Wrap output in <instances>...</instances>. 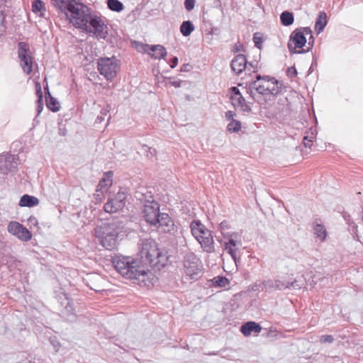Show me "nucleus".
I'll use <instances>...</instances> for the list:
<instances>
[{
	"label": "nucleus",
	"mask_w": 363,
	"mask_h": 363,
	"mask_svg": "<svg viewBox=\"0 0 363 363\" xmlns=\"http://www.w3.org/2000/svg\"><path fill=\"white\" fill-rule=\"evenodd\" d=\"M123 228L121 222L113 220L111 222L102 223L95 228V235L101 244L107 250H113L117 244V238Z\"/></svg>",
	"instance_id": "nucleus-1"
},
{
	"label": "nucleus",
	"mask_w": 363,
	"mask_h": 363,
	"mask_svg": "<svg viewBox=\"0 0 363 363\" xmlns=\"http://www.w3.org/2000/svg\"><path fill=\"white\" fill-rule=\"evenodd\" d=\"M281 91V85L275 78L269 76L257 75L256 80L251 82L247 92L255 99L256 93L261 95H277Z\"/></svg>",
	"instance_id": "nucleus-2"
},
{
	"label": "nucleus",
	"mask_w": 363,
	"mask_h": 363,
	"mask_svg": "<svg viewBox=\"0 0 363 363\" xmlns=\"http://www.w3.org/2000/svg\"><path fill=\"white\" fill-rule=\"evenodd\" d=\"M141 258L153 267H163L167 262V256L161 251L157 243L152 239L142 241L140 247Z\"/></svg>",
	"instance_id": "nucleus-3"
},
{
	"label": "nucleus",
	"mask_w": 363,
	"mask_h": 363,
	"mask_svg": "<svg viewBox=\"0 0 363 363\" xmlns=\"http://www.w3.org/2000/svg\"><path fill=\"white\" fill-rule=\"evenodd\" d=\"M190 228L192 235L199 242L203 250L208 253L214 252V240L211 231L199 220L192 221Z\"/></svg>",
	"instance_id": "nucleus-4"
},
{
	"label": "nucleus",
	"mask_w": 363,
	"mask_h": 363,
	"mask_svg": "<svg viewBox=\"0 0 363 363\" xmlns=\"http://www.w3.org/2000/svg\"><path fill=\"white\" fill-rule=\"evenodd\" d=\"M64 13L76 28L81 29L86 25L87 20L91 15L90 9L83 4L77 2V0Z\"/></svg>",
	"instance_id": "nucleus-5"
},
{
	"label": "nucleus",
	"mask_w": 363,
	"mask_h": 363,
	"mask_svg": "<svg viewBox=\"0 0 363 363\" xmlns=\"http://www.w3.org/2000/svg\"><path fill=\"white\" fill-rule=\"evenodd\" d=\"M113 264L119 274L129 279L135 277V272L140 266L139 262L130 257H116Z\"/></svg>",
	"instance_id": "nucleus-6"
},
{
	"label": "nucleus",
	"mask_w": 363,
	"mask_h": 363,
	"mask_svg": "<svg viewBox=\"0 0 363 363\" xmlns=\"http://www.w3.org/2000/svg\"><path fill=\"white\" fill-rule=\"evenodd\" d=\"M184 273L192 280H197L202 271L200 259L193 252L186 254L183 260Z\"/></svg>",
	"instance_id": "nucleus-7"
},
{
	"label": "nucleus",
	"mask_w": 363,
	"mask_h": 363,
	"mask_svg": "<svg viewBox=\"0 0 363 363\" xmlns=\"http://www.w3.org/2000/svg\"><path fill=\"white\" fill-rule=\"evenodd\" d=\"M86 26L82 28L89 34H92L98 39H106L108 34L107 25L101 17L91 15Z\"/></svg>",
	"instance_id": "nucleus-8"
},
{
	"label": "nucleus",
	"mask_w": 363,
	"mask_h": 363,
	"mask_svg": "<svg viewBox=\"0 0 363 363\" xmlns=\"http://www.w3.org/2000/svg\"><path fill=\"white\" fill-rule=\"evenodd\" d=\"M118 69L117 60L114 58L104 57L98 60V70L107 80H112Z\"/></svg>",
	"instance_id": "nucleus-9"
},
{
	"label": "nucleus",
	"mask_w": 363,
	"mask_h": 363,
	"mask_svg": "<svg viewBox=\"0 0 363 363\" xmlns=\"http://www.w3.org/2000/svg\"><path fill=\"white\" fill-rule=\"evenodd\" d=\"M18 55L21 62V67L24 73L29 74L33 71V57L30 55L29 45L20 42L18 44Z\"/></svg>",
	"instance_id": "nucleus-10"
},
{
	"label": "nucleus",
	"mask_w": 363,
	"mask_h": 363,
	"mask_svg": "<svg viewBox=\"0 0 363 363\" xmlns=\"http://www.w3.org/2000/svg\"><path fill=\"white\" fill-rule=\"evenodd\" d=\"M126 193L119 191L113 197L109 198L104 206L105 212L114 213L121 211L125 206Z\"/></svg>",
	"instance_id": "nucleus-11"
},
{
	"label": "nucleus",
	"mask_w": 363,
	"mask_h": 363,
	"mask_svg": "<svg viewBox=\"0 0 363 363\" xmlns=\"http://www.w3.org/2000/svg\"><path fill=\"white\" fill-rule=\"evenodd\" d=\"M162 213H160V205L155 200H151L144 204L143 206V217L145 221L151 225H156L157 218Z\"/></svg>",
	"instance_id": "nucleus-12"
},
{
	"label": "nucleus",
	"mask_w": 363,
	"mask_h": 363,
	"mask_svg": "<svg viewBox=\"0 0 363 363\" xmlns=\"http://www.w3.org/2000/svg\"><path fill=\"white\" fill-rule=\"evenodd\" d=\"M7 230L21 241L27 242L32 238L31 232L16 221H11L7 225Z\"/></svg>",
	"instance_id": "nucleus-13"
},
{
	"label": "nucleus",
	"mask_w": 363,
	"mask_h": 363,
	"mask_svg": "<svg viewBox=\"0 0 363 363\" xmlns=\"http://www.w3.org/2000/svg\"><path fill=\"white\" fill-rule=\"evenodd\" d=\"M130 280L142 287L150 288L153 286L154 275L149 270H145L143 267L139 266L135 272V277H133Z\"/></svg>",
	"instance_id": "nucleus-14"
},
{
	"label": "nucleus",
	"mask_w": 363,
	"mask_h": 363,
	"mask_svg": "<svg viewBox=\"0 0 363 363\" xmlns=\"http://www.w3.org/2000/svg\"><path fill=\"white\" fill-rule=\"evenodd\" d=\"M154 226L166 233L174 234L177 232V227L173 220L165 213H162L160 218H157L156 225Z\"/></svg>",
	"instance_id": "nucleus-15"
},
{
	"label": "nucleus",
	"mask_w": 363,
	"mask_h": 363,
	"mask_svg": "<svg viewBox=\"0 0 363 363\" xmlns=\"http://www.w3.org/2000/svg\"><path fill=\"white\" fill-rule=\"evenodd\" d=\"M236 238L235 236L226 238L228 240L224 244L225 250L231 256L235 264H237L238 259H240L238 251L239 246L241 245L240 241L235 240Z\"/></svg>",
	"instance_id": "nucleus-16"
},
{
	"label": "nucleus",
	"mask_w": 363,
	"mask_h": 363,
	"mask_svg": "<svg viewBox=\"0 0 363 363\" xmlns=\"http://www.w3.org/2000/svg\"><path fill=\"white\" fill-rule=\"evenodd\" d=\"M17 163L14 156L6 153L0 155V170L3 174H7L16 167Z\"/></svg>",
	"instance_id": "nucleus-17"
},
{
	"label": "nucleus",
	"mask_w": 363,
	"mask_h": 363,
	"mask_svg": "<svg viewBox=\"0 0 363 363\" xmlns=\"http://www.w3.org/2000/svg\"><path fill=\"white\" fill-rule=\"evenodd\" d=\"M289 43L292 45L293 51H296V48H303L306 43L305 33L301 29H296L291 33Z\"/></svg>",
	"instance_id": "nucleus-18"
},
{
	"label": "nucleus",
	"mask_w": 363,
	"mask_h": 363,
	"mask_svg": "<svg viewBox=\"0 0 363 363\" xmlns=\"http://www.w3.org/2000/svg\"><path fill=\"white\" fill-rule=\"evenodd\" d=\"M230 66L232 70L237 74H239L245 69L250 70L249 67H252V64L250 63L247 65L245 56L244 55L239 54L233 59Z\"/></svg>",
	"instance_id": "nucleus-19"
},
{
	"label": "nucleus",
	"mask_w": 363,
	"mask_h": 363,
	"mask_svg": "<svg viewBox=\"0 0 363 363\" xmlns=\"http://www.w3.org/2000/svg\"><path fill=\"white\" fill-rule=\"evenodd\" d=\"M231 104L235 108H239L242 111L250 112L251 108L250 105L246 103L245 99L241 94H237L231 96Z\"/></svg>",
	"instance_id": "nucleus-20"
},
{
	"label": "nucleus",
	"mask_w": 363,
	"mask_h": 363,
	"mask_svg": "<svg viewBox=\"0 0 363 363\" xmlns=\"http://www.w3.org/2000/svg\"><path fill=\"white\" fill-rule=\"evenodd\" d=\"M112 172H108L104 174V177L99 181L96 192H101L102 194L106 192L108 188L112 185Z\"/></svg>",
	"instance_id": "nucleus-21"
},
{
	"label": "nucleus",
	"mask_w": 363,
	"mask_h": 363,
	"mask_svg": "<svg viewBox=\"0 0 363 363\" xmlns=\"http://www.w3.org/2000/svg\"><path fill=\"white\" fill-rule=\"evenodd\" d=\"M261 330L260 325L253 321L247 322L240 328V331L245 336H249L252 333H259Z\"/></svg>",
	"instance_id": "nucleus-22"
},
{
	"label": "nucleus",
	"mask_w": 363,
	"mask_h": 363,
	"mask_svg": "<svg viewBox=\"0 0 363 363\" xmlns=\"http://www.w3.org/2000/svg\"><path fill=\"white\" fill-rule=\"evenodd\" d=\"M39 199L34 196L28 194L23 195L19 201L18 205L21 207H34L39 204Z\"/></svg>",
	"instance_id": "nucleus-23"
},
{
	"label": "nucleus",
	"mask_w": 363,
	"mask_h": 363,
	"mask_svg": "<svg viewBox=\"0 0 363 363\" xmlns=\"http://www.w3.org/2000/svg\"><path fill=\"white\" fill-rule=\"evenodd\" d=\"M149 50L155 53L152 57L155 59H164L167 52L165 48L161 45H148Z\"/></svg>",
	"instance_id": "nucleus-24"
},
{
	"label": "nucleus",
	"mask_w": 363,
	"mask_h": 363,
	"mask_svg": "<svg viewBox=\"0 0 363 363\" xmlns=\"http://www.w3.org/2000/svg\"><path fill=\"white\" fill-rule=\"evenodd\" d=\"M76 0H51L52 5L62 13L69 10V7L74 3Z\"/></svg>",
	"instance_id": "nucleus-25"
},
{
	"label": "nucleus",
	"mask_w": 363,
	"mask_h": 363,
	"mask_svg": "<svg viewBox=\"0 0 363 363\" xmlns=\"http://www.w3.org/2000/svg\"><path fill=\"white\" fill-rule=\"evenodd\" d=\"M327 24V15L324 11L319 13L315 21V29L318 33H320Z\"/></svg>",
	"instance_id": "nucleus-26"
},
{
	"label": "nucleus",
	"mask_w": 363,
	"mask_h": 363,
	"mask_svg": "<svg viewBox=\"0 0 363 363\" xmlns=\"http://www.w3.org/2000/svg\"><path fill=\"white\" fill-rule=\"evenodd\" d=\"M135 198L139 200L142 203L146 204L148 201L151 200H154L151 195V193L149 192L147 189H140L135 192Z\"/></svg>",
	"instance_id": "nucleus-27"
},
{
	"label": "nucleus",
	"mask_w": 363,
	"mask_h": 363,
	"mask_svg": "<svg viewBox=\"0 0 363 363\" xmlns=\"http://www.w3.org/2000/svg\"><path fill=\"white\" fill-rule=\"evenodd\" d=\"M231 228V225L230 223L228 220H223L222 221L219 225V230L220 231L222 235L224 238L230 237V236H235L238 237V234L236 233H230L228 232V230Z\"/></svg>",
	"instance_id": "nucleus-28"
},
{
	"label": "nucleus",
	"mask_w": 363,
	"mask_h": 363,
	"mask_svg": "<svg viewBox=\"0 0 363 363\" xmlns=\"http://www.w3.org/2000/svg\"><path fill=\"white\" fill-rule=\"evenodd\" d=\"M47 89H48V96H46L47 107L50 111H52L53 112L58 111L60 108L59 102L57 101V100L55 98H54L51 96L48 88H47Z\"/></svg>",
	"instance_id": "nucleus-29"
},
{
	"label": "nucleus",
	"mask_w": 363,
	"mask_h": 363,
	"mask_svg": "<svg viewBox=\"0 0 363 363\" xmlns=\"http://www.w3.org/2000/svg\"><path fill=\"white\" fill-rule=\"evenodd\" d=\"M280 21L283 26H289L293 24L294 21V17L293 13L285 11L280 15Z\"/></svg>",
	"instance_id": "nucleus-30"
},
{
	"label": "nucleus",
	"mask_w": 363,
	"mask_h": 363,
	"mask_svg": "<svg viewBox=\"0 0 363 363\" xmlns=\"http://www.w3.org/2000/svg\"><path fill=\"white\" fill-rule=\"evenodd\" d=\"M267 286L278 290H283L285 289H289V281H284L279 279L269 281L267 283Z\"/></svg>",
	"instance_id": "nucleus-31"
},
{
	"label": "nucleus",
	"mask_w": 363,
	"mask_h": 363,
	"mask_svg": "<svg viewBox=\"0 0 363 363\" xmlns=\"http://www.w3.org/2000/svg\"><path fill=\"white\" fill-rule=\"evenodd\" d=\"M194 29V26L190 21H184L180 26V32L185 37L190 35Z\"/></svg>",
	"instance_id": "nucleus-32"
},
{
	"label": "nucleus",
	"mask_w": 363,
	"mask_h": 363,
	"mask_svg": "<svg viewBox=\"0 0 363 363\" xmlns=\"http://www.w3.org/2000/svg\"><path fill=\"white\" fill-rule=\"evenodd\" d=\"M314 41H315V39L313 36V35H311L309 39H308V45H307V48L305 50V49H302L301 50H298V51H293L292 50V45L291 43H288V48L290 51L291 53H297V54H301V53H305V52H309L313 47V45H314Z\"/></svg>",
	"instance_id": "nucleus-33"
},
{
	"label": "nucleus",
	"mask_w": 363,
	"mask_h": 363,
	"mask_svg": "<svg viewBox=\"0 0 363 363\" xmlns=\"http://www.w3.org/2000/svg\"><path fill=\"white\" fill-rule=\"evenodd\" d=\"M314 233L317 238H318L321 241L325 240L327 236V232L325 227L321 224H315L314 228Z\"/></svg>",
	"instance_id": "nucleus-34"
},
{
	"label": "nucleus",
	"mask_w": 363,
	"mask_h": 363,
	"mask_svg": "<svg viewBox=\"0 0 363 363\" xmlns=\"http://www.w3.org/2000/svg\"><path fill=\"white\" fill-rule=\"evenodd\" d=\"M212 283L214 286L225 288L229 285L230 281L225 277L218 276L212 279Z\"/></svg>",
	"instance_id": "nucleus-35"
},
{
	"label": "nucleus",
	"mask_w": 363,
	"mask_h": 363,
	"mask_svg": "<svg viewBox=\"0 0 363 363\" xmlns=\"http://www.w3.org/2000/svg\"><path fill=\"white\" fill-rule=\"evenodd\" d=\"M108 8L113 11L120 12L123 9V4L118 0H108Z\"/></svg>",
	"instance_id": "nucleus-36"
},
{
	"label": "nucleus",
	"mask_w": 363,
	"mask_h": 363,
	"mask_svg": "<svg viewBox=\"0 0 363 363\" xmlns=\"http://www.w3.org/2000/svg\"><path fill=\"white\" fill-rule=\"evenodd\" d=\"M32 10L35 13L45 11L44 3L41 0H34L32 3Z\"/></svg>",
	"instance_id": "nucleus-37"
},
{
	"label": "nucleus",
	"mask_w": 363,
	"mask_h": 363,
	"mask_svg": "<svg viewBox=\"0 0 363 363\" xmlns=\"http://www.w3.org/2000/svg\"><path fill=\"white\" fill-rule=\"evenodd\" d=\"M241 128V123L237 120H232L227 126V129L230 133H237Z\"/></svg>",
	"instance_id": "nucleus-38"
},
{
	"label": "nucleus",
	"mask_w": 363,
	"mask_h": 363,
	"mask_svg": "<svg viewBox=\"0 0 363 363\" xmlns=\"http://www.w3.org/2000/svg\"><path fill=\"white\" fill-rule=\"evenodd\" d=\"M345 220H347V223L350 226V230L352 231L353 238L356 240H359V236L357 234V225L353 222H352V223L350 222V216H345Z\"/></svg>",
	"instance_id": "nucleus-39"
},
{
	"label": "nucleus",
	"mask_w": 363,
	"mask_h": 363,
	"mask_svg": "<svg viewBox=\"0 0 363 363\" xmlns=\"http://www.w3.org/2000/svg\"><path fill=\"white\" fill-rule=\"evenodd\" d=\"M304 286V279H295L294 281H289V289H300Z\"/></svg>",
	"instance_id": "nucleus-40"
},
{
	"label": "nucleus",
	"mask_w": 363,
	"mask_h": 363,
	"mask_svg": "<svg viewBox=\"0 0 363 363\" xmlns=\"http://www.w3.org/2000/svg\"><path fill=\"white\" fill-rule=\"evenodd\" d=\"M333 341H334V338H333V335H322L320 337V342L322 344L332 343V342H333Z\"/></svg>",
	"instance_id": "nucleus-41"
},
{
	"label": "nucleus",
	"mask_w": 363,
	"mask_h": 363,
	"mask_svg": "<svg viewBox=\"0 0 363 363\" xmlns=\"http://www.w3.org/2000/svg\"><path fill=\"white\" fill-rule=\"evenodd\" d=\"M109 110L108 108H102L101 111V116H98L96 122L97 123H101L104 120V116H107Z\"/></svg>",
	"instance_id": "nucleus-42"
},
{
	"label": "nucleus",
	"mask_w": 363,
	"mask_h": 363,
	"mask_svg": "<svg viewBox=\"0 0 363 363\" xmlns=\"http://www.w3.org/2000/svg\"><path fill=\"white\" fill-rule=\"evenodd\" d=\"M195 6V0H185L184 1V6L185 9L190 11H191Z\"/></svg>",
	"instance_id": "nucleus-43"
},
{
	"label": "nucleus",
	"mask_w": 363,
	"mask_h": 363,
	"mask_svg": "<svg viewBox=\"0 0 363 363\" xmlns=\"http://www.w3.org/2000/svg\"><path fill=\"white\" fill-rule=\"evenodd\" d=\"M35 91H36V95L38 96L37 101H43V95L41 90V86L40 84H36L35 85Z\"/></svg>",
	"instance_id": "nucleus-44"
},
{
	"label": "nucleus",
	"mask_w": 363,
	"mask_h": 363,
	"mask_svg": "<svg viewBox=\"0 0 363 363\" xmlns=\"http://www.w3.org/2000/svg\"><path fill=\"white\" fill-rule=\"evenodd\" d=\"M286 74L291 78L295 77L297 75V70L295 67H290L287 69Z\"/></svg>",
	"instance_id": "nucleus-45"
},
{
	"label": "nucleus",
	"mask_w": 363,
	"mask_h": 363,
	"mask_svg": "<svg viewBox=\"0 0 363 363\" xmlns=\"http://www.w3.org/2000/svg\"><path fill=\"white\" fill-rule=\"evenodd\" d=\"M253 41L255 43V45L258 48H260V45H261V43H262V38H259V37H257V33H255L253 36Z\"/></svg>",
	"instance_id": "nucleus-46"
},
{
	"label": "nucleus",
	"mask_w": 363,
	"mask_h": 363,
	"mask_svg": "<svg viewBox=\"0 0 363 363\" xmlns=\"http://www.w3.org/2000/svg\"><path fill=\"white\" fill-rule=\"evenodd\" d=\"M235 113L233 111H228L225 113V118L228 121L235 120L233 118L235 116Z\"/></svg>",
	"instance_id": "nucleus-47"
},
{
	"label": "nucleus",
	"mask_w": 363,
	"mask_h": 363,
	"mask_svg": "<svg viewBox=\"0 0 363 363\" xmlns=\"http://www.w3.org/2000/svg\"><path fill=\"white\" fill-rule=\"evenodd\" d=\"M43 109V101H37V112L39 115Z\"/></svg>",
	"instance_id": "nucleus-48"
},
{
	"label": "nucleus",
	"mask_w": 363,
	"mask_h": 363,
	"mask_svg": "<svg viewBox=\"0 0 363 363\" xmlns=\"http://www.w3.org/2000/svg\"><path fill=\"white\" fill-rule=\"evenodd\" d=\"M312 138L313 137L311 138V139H308V136H304L303 138V140H304V145L305 147H311V143H312Z\"/></svg>",
	"instance_id": "nucleus-49"
},
{
	"label": "nucleus",
	"mask_w": 363,
	"mask_h": 363,
	"mask_svg": "<svg viewBox=\"0 0 363 363\" xmlns=\"http://www.w3.org/2000/svg\"><path fill=\"white\" fill-rule=\"evenodd\" d=\"M147 147V146H145ZM148 153L147 155V157H149L150 155L151 156H155L156 155V150L155 148H152V147H148Z\"/></svg>",
	"instance_id": "nucleus-50"
},
{
	"label": "nucleus",
	"mask_w": 363,
	"mask_h": 363,
	"mask_svg": "<svg viewBox=\"0 0 363 363\" xmlns=\"http://www.w3.org/2000/svg\"><path fill=\"white\" fill-rule=\"evenodd\" d=\"M181 83H182V81H170L169 82V84L172 86H174L176 88L177 87H180L181 86Z\"/></svg>",
	"instance_id": "nucleus-51"
},
{
	"label": "nucleus",
	"mask_w": 363,
	"mask_h": 363,
	"mask_svg": "<svg viewBox=\"0 0 363 363\" xmlns=\"http://www.w3.org/2000/svg\"><path fill=\"white\" fill-rule=\"evenodd\" d=\"M178 64V58L177 57H174L172 60V63L170 65V67L172 68H174Z\"/></svg>",
	"instance_id": "nucleus-52"
},
{
	"label": "nucleus",
	"mask_w": 363,
	"mask_h": 363,
	"mask_svg": "<svg viewBox=\"0 0 363 363\" xmlns=\"http://www.w3.org/2000/svg\"><path fill=\"white\" fill-rule=\"evenodd\" d=\"M300 29H301V30L305 33V35L308 34L312 35L311 30L308 27L301 28Z\"/></svg>",
	"instance_id": "nucleus-53"
},
{
	"label": "nucleus",
	"mask_w": 363,
	"mask_h": 363,
	"mask_svg": "<svg viewBox=\"0 0 363 363\" xmlns=\"http://www.w3.org/2000/svg\"><path fill=\"white\" fill-rule=\"evenodd\" d=\"M231 91L233 94V95H236L237 94H240V90L235 86H233L231 88Z\"/></svg>",
	"instance_id": "nucleus-54"
},
{
	"label": "nucleus",
	"mask_w": 363,
	"mask_h": 363,
	"mask_svg": "<svg viewBox=\"0 0 363 363\" xmlns=\"http://www.w3.org/2000/svg\"><path fill=\"white\" fill-rule=\"evenodd\" d=\"M4 21V16L2 13L0 12V24H1Z\"/></svg>",
	"instance_id": "nucleus-55"
},
{
	"label": "nucleus",
	"mask_w": 363,
	"mask_h": 363,
	"mask_svg": "<svg viewBox=\"0 0 363 363\" xmlns=\"http://www.w3.org/2000/svg\"><path fill=\"white\" fill-rule=\"evenodd\" d=\"M91 289L92 290L96 291H101V289H99V288H94V287H91Z\"/></svg>",
	"instance_id": "nucleus-56"
},
{
	"label": "nucleus",
	"mask_w": 363,
	"mask_h": 363,
	"mask_svg": "<svg viewBox=\"0 0 363 363\" xmlns=\"http://www.w3.org/2000/svg\"><path fill=\"white\" fill-rule=\"evenodd\" d=\"M33 220L35 221V223H37V220L35 218H30L29 221L32 222Z\"/></svg>",
	"instance_id": "nucleus-57"
},
{
	"label": "nucleus",
	"mask_w": 363,
	"mask_h": 363,
	"mask_svg": "<svg viewBox=\"0 0 363 363\" xmlns=\"http://www.w3.org/2000/svg\"><path fill=\"white\" fill-rule=\"evenodd\" d=\"M99 196H100L99 194H95L96 199H98V197H99Z\"/></svg>",
	"instance_id": "nucleus-58"
}]
</instances>
